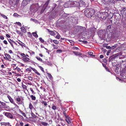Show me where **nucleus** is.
I'll list each match as a JSON object with an SVG mask.
<instances>
[{
    "label": "nucleus",
    "instance_id": "f8f14e48",
    "mask_svg": "<svg viewBox=\"0 0 126 126\" xmlns=\"http://www.w3.org/2000/svg\"><path fill=\"white\" fill-rule=\"evenodd\" d=\"M30 0H23L22 2V5L23 6H25Z\"/></svg>",
    "mask_w": 126,
    "mask_h": 126
},
{
    "label": "nucleus",
    "instance_id": "5701e85b",
    "mask_svg": "<svg viewBox=\"0 0 126 126\" xmlns=\"http://www.w3.org/2000/svg\"><path fill=\"white\" fill-rule=\"evenodd\" d=\"M73 53L76 55H81L82 54L78 52L73 51Z\"/></svg>",
    "mask_w": 126,
    "mask_h": 126
},
{
    "label": "nucleus",
    "instance_id": "4468645a",
    "mask_svg": "<svg viewBox=\"0 0 126 126\" xmlns=\"http://www.w3.org/2000/svg\"><path fill=\"white\" fill-rule=\"evenodd\" d=\"M9 2L11 4L13 5H16V3L15 2V0H10Z\"/></svg>",
    "mask_w": 126,
    "mask_h": 126
},
{
    "label": "nucleus",
    "instance_id": "bf43d9fd",
    "mask_svg": "<svg viewBox=\"0 0 126 126\" xmlns=\"http://www.w3.org/2000/svg\"><path fill=\"white\" fill-rule=\"evenodd\" d=\"M0 38L2 40H3L4 39V37L2 36H0Z\"/></svg>",
    "mask_w": 126,
    "mask_h": 126
},
{
    "label": "nucleus",
    "instance_id": "79ce46f5",
    "mask_svg": "<svg viewBox=\"0 0 126 126\" xmlns=\"http://www.w3.org/2000/svg\"><path fill=\"white\" fill-rule=\"evenodd\" d=\"M33 107L31 104H29V108L31 110L32 109Z\"/></svg>",
    "mask_w": 126,
    "mask_h": 126
},
{
    "label": "nucleus",
    "instance_id": "4c0bfd02",
    "mask_svg": "<svg viewBox=\"0 0 126 126\" xmlns=\"http://www.w3.org/2000/svg\"><path fill=\"white\" fill-rule=\"evenodd\" d=\"M20 112L22 115H23L24 117H26V114L23 111H20Z\"/></svg>",
    "mask_w": 126,
    "mask_h": 126
},
{
    "label": "nucleus",
    "instance_id": "72a5a7b5",
    "mask_svg": "<svg viewBox=\"0 0 126 126\" xmlns=\"http://www.w3.org/2000/svg\"><path fill=\"white\" fill-rule=\"evenodd\" d=\"M53 42L54 43L56 44H59V42L57 40H54L53 41Z\"/></svg>",
    "mask_w": 126,
    "mask_h": 126
},
{
    "label": "nucleus",
    "instance_id": "603ef678",
    "mask_svg": "<svg viewBox=\"0 0 126 126\" xmlns=\"http://www.w3.org/2000/svg\"><path fill=\"white\" fill-rule=\"evenodd\" d=\"M99 17L103 19H105V18H106L105 17L102 16H100V17L99 16Z\"/></svg>",
    "mask_w": 126,
    "mask_h": 126
},
{
    "label": "nucleus",
    "instance_id": "f03ea898",
    "mask_svg": "<svg viewBox=\"0 0 126 126\" xmlns=\"http://www.w3.org/2000/svg\"><path fill=\"white\" fill-rule=\"evenodd\" d=\"M102 3L104 4L107 5L110 4L111 3H114L115 2L114 0H101Z\"/></svg>",
    "mask_w": 126,
    "mask_h": 126
},
{
    "label": "nucleus",
    "instance_id": "c9c22d12",
    "mask_svg": "<svg viewBox=\"0 0 126 126\" xmlns=\"http://www.w3.org/2000/svg\"><path fill=\"white\" fill-rule=\"evenodd\" d=\"M63 114L64 115V116H65V118L66 117H67V116H69L68 115H67V114L66 113V112L65 111H64L63 112Z\"/></svg>",
    "mask_w": 126,
    "mask_h": 126
},
{
    "label": "nucleus",
    "instance_id": "69168bd1",
    "mask_svg": "<svg viewBox=\"0 0 126 126\" xmlns=\"http://www.w3.org/2000/svg\"><path fill=\"white\" fill-rule=\"evenodd\" d=\"M28 79L29 80H32V78L31 77H28Z\"/></svg>",
    "mask_w": 126,
    "mask_h": 126
},
{
    "label": "nucleus",
    "instance_id": "58836bf2",
    "mask_svg": "<svg viewBox=\"0 0 126 126\" xmlns=\"http://www.w3.org/2000/svg\"><path fill=\"white\" fill-rule=\"evenodd\" d=\"M31 114L32 116H33V117L35 118L36 117V115L35 114H34L32 112L31 113Z\"/></svg>",
    "mask_w": 126,
    "mask_h": 126
},
{
    "label": "nucleus",
    "instance_id": "c756f323",
    "mask_svg": "<svg viewBox=\"0 0 126 126\" xmlns=\"http://www.w3.org/2000/svg\"><path fill=\"white\" fill-rule=\"evenodd\" d=\"M49 2V0H48L47 1L46 3L45 4V5L46 6V7L48 5Z\"/></svg>",
    "mask_w": 126,
    "mask_h": 126
},
{
    "label": "nucleus",
    "instance_id": "8fccbe9b",
    "mask_svg": "<svg viewBox=\"0 0 126 126\" xmlns=\"http://www.w3.org/2000/svg\"><path fill=\"white\" fill-rule=\"evenodd\" d=\"M16 101L18 102H19L20 101V99L19 97L16 98Z\"/></svg>",
    "mask_w": 126,
    "mask_h": 126
},
{
    "label": "nucleus",
    "instance_id": "338daca9",
    "mask_svg": "<svg viewBox=\"0 0 126 126\" xmlns=\"http://www.w3.org/2000/svg\"><path fill=\"white\" fill-rule=\"evenodd\" d=\"M16 32H17V33H18L19 34H21V32H20L19 31V30H17L16 31Z\"/></svg>",
    "mask_w": 126,
    "mask_h": 126
},
{
    "label": "nucleus",
    "instance_id": "6ab92c4d",
    "mask_svg": "<svg viewBox=\"0 0 126 126\" xmlns=\"http://www.w3.org/2000/svg\"><path fill=\"white\" fill-rule=\"evenodd\" d=\"M41 124L44 126H47L48 125V124L46 122L42 121Z\"/></svg>",
    "mask_w": 126,
    "mask_h": 126
},
{
    "label": "nucleus",
    "instance_id": "1a4fd4ad",
    "mask_svg": "<svg viewBox=\"0 0 126 126\" xmlns=\"http://www.w3.org/2000/svg\"><path fill=\"white\" fill-rule=\"evenodd\" d=\"M121 24L124 28L126 27V19L125 18L122 20Z\"/></svg>",
    "mask_w": 126,
    "mask_h": 126
},
{
    "label": "nucleus",
    "instance_id": "6e6552de",
    "mask_svg": "<svg viewBox=\"0 0 126 126\" xmlns=\"http://www.w3.org/2000/svg\"><path fill=\"white\" fill-rule=\"evenodd\" d=\"M4 55L5 57H4V59L6 60L9 61V59L11 58L10 56L8 54H5Z\"/></svg>",
    "mask_w": 126,
    "mask_h": 126
},
{
    "label": "nucleus",
    "instance_id": "423d86ee",
    "mask_svg": "<svg viewBox=\"0 0 126 126\" xmlns=\"http://www.w3.org/2000/svg\"><path fill=\"white\" fill-rule=\"evenodd\" d=\"M65 120L68 124L70 125H72V120L69 116L66 118Z\"/></svg>",
    "mask_w": 126,
    "mask_h": 126
},
{
    "label": "nucleus",
    "instance_id": "5fc2aeb1",
    "mask_svg": "<svg viewBox=\"0 0 126 126\" xmlns=\"http://www.w3.org/2000/svg\"><path fill=\"white\" fill-rule=\"evenodd\" d=\"M45 8H43L41 10V13H43L44 12V10H45Z\"/></svg>",
    "mask_w": 126,
    "mask_h": 126
},
{
    "label": "nucleus",
    "instance_id": "0e129e2a",
    "mask_svg": "<svg viewBox=\"0 0 126 126\" xmlns=\"http://www.w3.org/2000/svg\"><path fill=\"white\" fill-rule=\"evenodd\" d=\"M88 53L90 55H92L93 54V53L91 51H89L88 52Z\"/></svg>",
    "mask_w": 126,
    "mask_h": 126
},
{
    "label": "nucleus",
    "instance_id": "7ed1b4c3",
    "mask_svg": "<svg viewBox=\"0 0 126 126\" xmlns=\"http://www.w3.org/2000/svg\"><path fill=\"white\" fill-rule=\"evenodd\" d=\"M120 76L123 79L126 78V65L125 68L122 70L120 74Z\"/></svg>",
    "mask_w": 126,
    "mask_h": 126
},
{
    "label": "nucleus",
    "instance_id": "dca6fc26",
    "mask_svg": "<svg viewBox=\"0 0 126 126\" xmlns=\"http://www.w3.org/2000/svg\"><path fill=\"white\" fill-rule=\"evenodd\" d=\"M23 60L25 62H30L29 60L30 59L29 58L26 57H23Z\"/></svg>",
    "mask_w": 126,
    "mask_h": 126
},
{
    "label": "nucleus",
    "instance_id": "09e8293b",
    "mask_svg": "<svg viewBox=\"0 0 126 126\" xmlns=\"http://www.w3.org/2000/svg\"><path fill=\"white\" fill-rule=\"evenodd\" d=\"M31 68L33 71L35 72V73L37 71V70L35 69L32 67H31Z\"/></svg>",
    "mask_w": 126,
    "mask_h": 126
},
{
    "label": "nucleus",
    "instance_id": "412c9836",
    "mask_svg": "<svg viewBox=\"0 0 126 126\" xmlns=\"http://www.w3.org/2000/svg\"><path fill=\"white\" fill-rule=\"evenodd\" d=\"M115 57H113L112 56L110 57L109 59V62H112V61H113V60L115 59Z\"/></svg>",
    "mask_w": 126,
    "mask_h": 126
},
{
    "label": "nucleus",
    "instance_id": "e433bc0d",
    "mask_svg": "<svg viewBox=\"0 0 126 126\" xmlns=\"http://www.w3.org/2000/svg\"><path fill=\"white\" fill-rule=\"evenodd\" d=\"M115 71L116 72V71H117V70L119 69V68L116 65L115 66Z\"/></svg>",
    "mask_w": 126,
    "mask_h": 126
},
{
    "label": "nucleus",
    "instance_id": "49530a36",
    "mask_svg": "<svg viewBox=\"0 0 126 126\" xmlns=\"http://www.w3.org/2000/svg\"><path fill=\"white\" fill-rule=\"evenodd\" d=\"M57 53H60L62 52V50L61 49H58L57 50Z\"/></svg>",
    "mask_w": 126,
    "mask_h": 126
},
{
    "label": "nucleus",
    "instance_id": "680f3d73",
    "mask_svg": "<svg viewBox=\"0 0 126 126\" xmlns=\"http://www.w3.org/2000/svg\"><path fill=\"white\" fill-rule=\"evenodd\" d=\"M16 69L18 71H19L20 70V68L18 67H16Z\"/></svg>",
    "mask_w": 126,
    "mask_h": 126
},
{
    "label": "nucleus",
    "instance_id": "f3484780",
    "mask_svg": "<svg viewBox=\"0 0 126 126\" xmlns=\"http://www.w3.org/2000/svg\"><path fill=\"white\" fill-rule=\"evenodd\" d=\"M47 30L48 32H49L50 34L51 35H55V33L54 31H50L48 29H47Z\"/></svg>",
    "mask_w": 126,
    "mask_h": 126
},
{
    "label": "nucleus",
    "instance_id": "a18cd8bd",
    "mask_svg": "<svg viewBox=\"0 0 126 126\" xmlns=\"http://www.w3.org/2000/svg\"><path fill=\"white\" fill-rule=\"evenodd\" d=\"M1 16H2L4 18H5L6 19H7V17L6 16H5L4 15H3L2 14H1Z\"/></svg>",
    "mask_w": 126,
    "mask_h": 126
},
{
    "label": "nucleus",
    "instance_id": "9d476101",
    "mask_svg": "<svg viewBox=\"0 0 126 126\" xmlns=\"http://www.w3.org/2000/svg\"><path fill=\"white\" fill-rule=\"evenodd\" d=\"M5 115L7 117L12 119L13 118L12 114L9 112H6L5 113Z\"/></svg>",
    "mask_w": 126,
    "mask_h": 126
},
{
    "label": "nucleus",
    "instance_id": "4be33fe9",
    "mask_svg": "<svg viewBox=\"0 0 126 126\" xmlns=\"http://www.w3.org/2000/svg\"><path fill=\"white\" fill-rule=\"evenodd\" d=\"M111 26L110 25L108 26L107 29V32H108V31L110 32V30L111 29Z\"/></svg>",
    "mask_w": 126,
    "mask_h": 126
},
{
    "label": "nucleus",
    "instance_id": "3c124183",
    "mask_svg": "<svg viewBox=\"0 0 126 126\" xmlns=\"http://www.w3.org/2000/svg\"><path fill=\"white\" fill-rule=\"evenodd\" d=\"M47 64L48 65H50V66L52 65V64L49 62H47Z\"/></svg>",
    "mask_w": 126,
    "mask_h": 126
},
{
    "label": "nucleus",
    "instance_id": "20e7f679",
    "mask_svg": "<svg viewBox=\"0 0 126 126\" xmlns=\"http://www.w3.org/2000/svg\"><path fill=\"white\" fill-rule=\"evenodd\" d=\"M70 6L71 7H75L78 5L79 3L75 1H70Z\"/></svg>",
    "mask_w": 126,
    "mask_h": 126
},
{
    "label": "nucleus",
    "instance_id": "bb28decb",
    "mask_svg": "<svg viewBox=\"0 0 126 126\" xmlns=\"http://www.w3.org/2000/svg\"><path fill=\"white\" fill-rule=\"evenodd\" d=\"M47 76L50 79H51L52 78V77L51 75L49 73H47Z\"/></svg>",
    "mask_w": 126,
    "mask_h": 126
},
{
    "label": "nucleus",
    "instance_id": "f704fd0d",
    "mask_svg": "<svg viewBox=\"0 0 126 126\" xmlns=\"http://www.w3.org/2000/svg\"><path fill=\"white\" fill-rule=\"evenodd\" d=\"M0 103L1 105L3 106H6V104L5 103L1 102L0 101Z\"/></svg>",
    "mask_w": 126,
    "mask_h": 126
},
{
    "label": "nucleus",
    "instance_id": "2f4dec72",
    "mask_svg": "<svg viewBox=\"0 0 126 126\" xmlns=\"http://www.w3.org/2000/svg\"><path fill=\"white\" fill-rule=\"evenodd\" d=\"M39 40L40 41L41 43H43L44 42V40L41 37L40 38H39Z\"/></svg>",
    "mask_w": 126,
    "mask_h": 126
},
{
    "label": "nucleus",
    "instance_id": "f257e3e1",
    "mask_svg": "<svg viewBox=\"0 0 126 126\" xmlns=\"http://www.w3.org/2000/svg\"><path fill=\"white\" fill-rule=\"evenodd\" d=\"M84 12L85 16L87 17H89L93 15L94 11L92 8H87L85 9Z\"/></svg>",
    "mask_w": 126,
    "mask_h": 126
},
{
    "label": "nucleus",
    "instance_id": "393cba45",
    "mask_svg": "<svg viewBox=\"0 0 126 126\" xmlns=\"http://www.w3.org/2000/svg\"><path fill=\"white\" fill-rule=\"evenodd\" d=\"M22 87L23 89H27V86L26 85H24L23 84V82L22 83Z\"/></svg>",
    "mask_w": 126,
    "mask_h": 126
},
{
    "label": "nucleus",
    "instance_id": "b1692460",
    "mask_svg": "<svg viewBox=\"0 0 126 126\" xmlns=\"http://www.w3.org/2000/svg\"><path fill=\"white\" fill-rule=\"evenodd\" d=\"M32 35L34 36L35 38H37L38 36L35 32H33L32 33Z\"/></svg>",
    "mask_w": 126,
    "mask_h": 126
},
{
    "label": "nucleus",
    "instance_id": "ddd939ff",
    "mask_svg": "<svg viewBox=\"0 0 126 126\" xmlns=\"http://www.w3.org/2000/svg\"><path fill=\"white\" fill-rule=\"evenodd\" d=\"M64 6L65 8L70 7L69 1L65 3L64 4Z\"/></svg>",
    "mask_w": 126,
    "mask_h": 126
},
{
    "label": "nucleus",
    "instance_id": "de8ad7c7",
    "mask_svg": "<svg viewBox=\"0 0 126 126\" xmlns=\"http://www.w3.org/2000/svg\"><path fill=\"white\" fill-rule=\"evenodd\" d=\"M52 108L53 110H55L56 109V107L55 105H53L52 106Z\"/></svg>",
    "mask_w": 126,
    "mask_h": 126
},
{
    "label": "nucleus",
    "instance_id": "13d9d810",
    "mask_svg": "<svg viewBox=\"0 0 126 126\" xmlns=\"http://www.w3.org/2000/svg\"><path fill=\"white\" fill-rule=\"evenodd\" d=\"M3 43L7 45L8 44V43L6 41L4 40L3 41Z\"/></svg>",
    "mask_w": 126,
    "mask_h": 126
},
{
    "label": "nucleus",
    "instance_id": "c85d7f7f",
    "mask_svg": "<svg viewBox=\"0 0 126 126\" xmlns=\"http://www.w3.org/2000/svg\"><path fill=\"white\" fill-rule=\"evenodd\" d=\"M117 45V44H115L114 46L110 47V49H112L115 48L116 47Z\"/></svg>",
    "mask_w": 126,
    "mask_h": 126
},
{
    "label": "nucleus",
    "instance_id": "7c9ffc66",
    "mask_svg": "<svg viewBox=\"0 0 126 126\" xmlns=\"http://www.w3.org/2000/svg\"><path fill=\"white\" fill-rule=\"evenodd\" d=\"M13 16L15 17H18L19 16H20L19 15L17 14L16 13H14Z\"/></svg>",
    "mask_w": 126,
    "mask_h": 126
},
{
    "label": "nucleus",
    "instance_id": "39448f33",
    "mask_svg": "<svg viewBox=\"0 0 126 126\" xmlns=\"http://www.w3.org/2000/svg\"><path fill=\"white\" fill-rule=\"evenodd\" d=\"M106 33V30H101L98 32V34L99 35H102V36H105Z\"/></svg>",
    "mask_w": 126,
    "mask_h": 126
},
{
    "label": "nucleus",
    "instance_id": "e2e57ef3",
    "mask_svg": "<svg viewBox=\"0 0 126 126\" xmlns=\"http://www.w3.org/2000/svg\"><path fill=\"white\" fill-rule=\"evenodd\" d=\"M83 43L84 44H87L88 43V42L87 41H82Z\"/></svg>",
    "mask_w": 126,
    "mask_h": 126
},
{
    "label": "nucleus",
    "instance_id": "2eb2a0df",
    "mask_svg": "<svg viewBox=\"0 0 126 126\" xmlns=\"http://www.w3.org/2000/svg\"><path fill=\"white\" fill-rule=\"evenodd\" d=\"M122 59H123V60H122V63H123L124 62H126V56H124V55H122L121 56V57Z\"/></svg>",
    "mask_w": 126,
    "mask_h": 126
},
{
    "label": "nucleus",
    "instance_id": "774afa93",
    "mask_svg": "<svg viewBox=\"0 0 126 126\" xmlns=\"http://www.w3.org/2000/svg\"><path fill=\"white\" fill-rule=\"evenodd\" d=\"M16 23H17V24L18 25H19L20 27L21 26V23L20 22H16Z\"/></svg>",
    "mask_w": 126,
    "mask_h": 126
},
{
    "label": "nucleus",
    "instance_id": "473e14b6",
    "mask_svg": "<svg viewBox=\"0 0 126 126\" xmlns=\"http://www.w3.org/2000/svg\"><path fill=\"white\" fill-rule=\"evenodd\" d=\"M36 58L38 60H39V61L41 62H42V59L41 58H40V57H36Z\"/></svg>",
    "mask_w": 126,
    "mask_h": 126
},
{
    "label": "nucleus",
    "instance_id": "a19ab883",
    "mask_svg": "<svg viewBox=\"0 0 126 126\" xmlns=\"http://www.w3.org/2000/svg\"><path fill=\"white\" fill-rule=\"evenodd\" d=\"M3 117V115H0V121L2 120Z\"/></svg>",
    "mask_w": 126,
    "mask_h": 126
},
{
    "label": "nucleus",
    "instance_id": "4d7b16f0",
    "mask_svg": "<svg viewBox=\"0 0 126 126\" xmlns=\"http://www.w3.org/2000/svg\"><path fill=\"white\" fill-rule=\"evenodd\" d=\"M26 71H30H30H31V69L30 68H28L27 69H26Z\"/></svg>",
    "mask_w": 126,
    "mask_h": 126
},
{
    "label": "nucleus",
    "instance_id": "cd10ccee",
    "mask_svg": "<svg viewBox=\"0 0 126 126\" xmlns=\"http://www.w3.org/2000/svg\"><path fill=\"white\" fill-rule=\"evenodd\" d=\"M32 98V99L33 100H36V97L35 96H33V95H31L30 96Z\"/></svg>",
    "mask_w": 126,
    "mask_h": 126
},
{
    "label": "nucleus",
    "instance_id": "37998d69",
    "mask_svg": "<svg viewBox=\"0 0 126 126\" xmlns=\"http://www.w3.org/2000/svg\"><path fill=\"white\" fill-rule=\"evenodd\" d=\"M20 55L23 57H25L26 56V55L23 53H21L20 54Z\"/></svg>",
    "mask_w": 126,
    "mask_h": 126
},
{
    "label": "nucleus",
    "instance_id": "0eeeda50",
    "mask_svg": "<svg viewBox=\"0 0 126 126\" xmlns=\"http://www.w3.org/2000/svg\"><path fill=\"white\" fill-rule=\"evenodd\" d=\"M121 11V14L123 16H125L126 15V8L125 7H123Z\"/></svg>",
    "mask_w": 126,
    "mask_h": 126
},
{
    "label": "nucleus",
    "instance_id": "aec40b11",
    "mask_svg": "<svg viewBox=\"0 0 126 126\" xmlns=\"http://www.w3.org/2000/svg\"><path fill=\"white\" fill-rule=\"evenodd\" d=\"M31 7L32 9L33 8V9H34L35 10H36L37 9V8L36 7V5L32 4L31 5Z\"/></svg>",
    "mask_w": 126,
    "mask_h": 126
},
{
    "label": "nucleus",
    "instance_id": "a878e982",
    "mask_svg": "<svg viewBox=\"0 0 126 126\" xmlns=\"http://www.w3.org/2000/svg\"><path fill=\"white\" fill-rule=\"evenodd\" d=\"M20 29L21 30V31L23 32H25L26 31V30L25 28L23 27H21L20 28Z\"/></svg>",
    "mask_w": 126,
    "mask_h": 126
},
{
    "label": "nucleus",
    "instance_id": "052dcab7",
    "mask_svg": "<svg viewBox=\"0 0 126 126\" xmlns=\"http://www.w3.org/2000/svg\"><path fill=\"white\" fill-rule=\"evenodd\" d=\"M15 2L16 3V4H17L19 2V0H15Z\"/></svg>",
    "mask_w": 126,
    "mask_h": 126
},
{
    "label": "nucleus",
    "instance_id": "6e6d98bb",
    "mask_svg": "<svg viewBox=\"0 0 126 126\" xmlns=\"http://www.w3.org/2000/svg\"><path fill=\"white\" fill-rule=\"evenodd\" d=\"M18 43L19 44V45H20L22 47H23V46H24L25 47V46H24L23 45V44L20 43L19 42H18Z\"/></svg>",
    "mask_w": 126,
    "mask_h": 126
},
{
    "label": "nucleus",
    "instance_id": "864d4df0",
    "mask_svg": "<svg viewBox=\"0 0 126 126\" xmlns=\"http://www.w3.org/2000/svg\"><path fill=\"white\" fill-rule=\"evenodd\" d=\"M58 45H56L54 47V48L55 49H57L58 48Z\"/></svg>",
    "mask_w": 126,
    "mask_h": 126
},
{
    "label": "nucleus",
    "instance_id": "c03bdc74",
    "mask_svg": "<svg viewBox=\"0 0 126 126\" xmlns=\"http://www.w3.org/2000/svg\"><path fill=\"white\" fill-rule=\"evenodd\" d=\"M42 104H44V105L45 106H46L47 105V103L45 101H42Z\"/></svg>",
    "mask_w": 126,
    "mask_h": 126
},
{
    "label": "nucleus",
    "instance_id": "9b49d317",
    "mask_svg": "<svg viewBox=\"0 0 126 126\" xmlns=\"http://www.w3.org/2000/svg\"><path fill=\"white\" fill-rule=\"evenodd\" d=\"M7 97L10 100V102L12 104H13L14 105L15 104V103H14V101L13 100L11 96L9 95H7Z\"/></svg>",
    "mask_w": 126,
    "mask_h": 126
},
{
    "label": "nucleus",
    "instance_id": "ea45409f",
    "mask_svg": "<svg viewBox=\"0 0 126 126\" xmlns=\"http://www.w3.org/2000/svg\"><path fill=\"white\" fill-rule=\"evenodd\" d=\"M38 67L40 68V69L42 70V71L43 72H44V70L43 68L40 66H39Z\"/></svg>",
    "mask_w": 126,
    "mask_h": 126
},
{
    "label": "nucleus",
    "instance_id": "a211bd4d",
    "mask_svg": "<svg viewBox=\"0 0 126 126\" xmlns=\"http://www.w3.org/2000/svg\"><path fill=\"white\" fill-rule=\"evenodd\" d=\"M8 39L9 42L10 43L12 47L13 48H14V46L13 44V41L10 39Z\"/></svg>",
    "mask_w": 126,
    "mask_h": 126
}]
</instances>
